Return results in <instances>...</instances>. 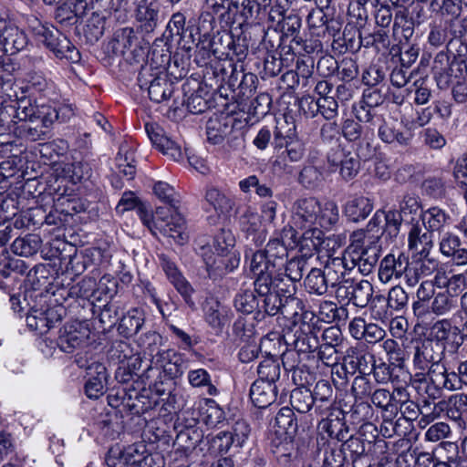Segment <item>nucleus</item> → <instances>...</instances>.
I'll use <instances>...</instances> for the list:
<instances>
[{
  "label": "nucleus",
  "mask_w": 467,
  "mask_h": 467,
  "mask_svg": "<svg viewBox=\"0 0 467 467\" xmlns=\"http://www.w3.org/2000/svg\"><path fill=\"white\" fill-rule=\"evenodd\" d=\"M290 401L293 410H296L300 413H306L312 408L314 399L309 389L297 388L292 390Z\"/></svg>",
  "instance_id": "nucleus-48"
},
{
  "label": "nucleus",
  "mask_w": 467,
  "mask_h": 467,
  "mask_svg": "<svg viewBox=\"0 0 467 467\" xmlns=\"http://www.w3.org/2000/svg\"><path fill=\"white\" fill-rule=\"evenodd\" d=\"M374 208L373 202L365 196H355L348 200L344 206V213L351 222L358 223L365 220Z\"/></svg>",
  "instance_id": "nucleus-33"
},
{
  "label": "nucleus",
  "mask_w": 467,
  "mask_h": 467,
  "mask_svg": "<svg viewBox=\"0 0 467 467\" xmlns=\"http://www.w3.org/2000/svg\"><path fill=\"white\" fill-rule=\"evenodd\" d=\"M261 6L256 0H230L227 13L239 14L244 21L255 19Z\"/></svg>",
  "instance_id": "nucleus-43"
},
{
  "label": "nucleus",
  "mask_w": 467,
  "mask_h": 467,
  "mask_svg": "<svg viewBox=\"0 0 467 467\" xmlns=\"http://www.w3.org/2000/svg\"><path fill=\"white\" fill-rule=\"evenodd\" d=\"M11 109L15 112L14 117L18 121H33L39 113L38 109L26 98L17 100L16 105L11 107Z\"/></svg>",
  "instance_id": "nucleus-52"
},
{
  "label": "nucleus",
  "mask_w": 467,
  "mask_h": 467,
  "mask_svg": "<svg viewBox=\"0 0 467 467\" xmlns=\"http://www.w3.org/2000/svg\"><path fill=\"white\" fill-rule=\"evenodd\" d=\"M276 287L274 284H267L266 289L267 291H261L258 287H254V291L258 294L260 297H262V304H260V307L258 309V315L261 313L267 314L268 316H275L278 313L285 314L286 305L291 303L298 304L299 301L291 297V295L285 296V303L283 302V298L280 296L277 291H274Z\"/></svg>",
  "instance_id": "nucleus-20"
},
{
  "label": "nucleus",
  "mask_w": 467,
  "mask_h": 467,
  "mask_svg": "<svg viewBox=\"0 0 467 467\" xmlns=\"http://www.w3.org/2000/svg\"><path fill=\"white\" fill-rule=\"evenodd\" d=\"M195 51V58L197 64L206 65L212 55H217L218 49L215 47V43L213 37L198 36Z\"/></svg>",
  "instance_id": "nucleus-49"
},
{
  "label": "nucleus",
  "mask_w": 467,
  "mask_h": 467,
  "mask_svg": "<svg viewBox=\"0 0 467 467\" xmlns=\"http://www.w3.org/2000/svg\"><path fill=\"white\" fill-rule=\"evenodd\" d=\"M304 284L306 291L317 296L326 294L329 286L324 271L319 268H312L306 276Z\"/></svg>",
  "instance_id": "nucleus-44"
},
{
  "label": "nucleus",
  "mask_w": 467,
  "mask_h": 467,
  "mask_svg": "<svg viewBox=\"0 0 467 467\" xmlns=\"http://www.w3.org/2000/svg\"><path fill=\"white\" fill-rule=\"evenodd\" d=\"M250 426L244 420L234 422L231 430L222 431L210 440V450L215 454H226L232 447L241 448L248 439Z\"/></svg>",
  "instance_id": "nucleus-9"
},
{
  "label": "nucleus",
  "mask_w": 467,
  "mask_h": 467,
  "mask_svg": "<svg viewBox=\"0 0 467 467\" xmlns=\"http://www.w3.org/2000/svg\"><path fill=\"white\" fill-rule=\"evenodd\" d=\"M457 307V300L449 291H440L436 293L431 303L428 305V320L432 315L446 316Z\"/></svg>",
  "instance_id": "nucleus-37"
},
{
  "label": "nucleus",
  "mask_w": 467,
  "mask_h": 467,
  "mask_svg": "<svg viewBox=\"0 0 467 467\" xmlns=\"http://www.w3.org/2000/svg\"><path fill=\"white\" fill-rule=\"evenodd\" d=\"M367 375L368 374H361L357 376L352 382L351 393L356 400H363L372 393V383Z\"/></svg>",
  "instance_id": "nucleus-60"
},
{
  "label": "nucleus",
  "mask_w": 467,
  "mask_h": 467,
  "mask_svg": "<svg viewBox=\"0 0 467 467\" xmlns=\"http://www.w3.org/2000/svg\"><path fill=\"white\" fill-rule=\"evenodd\" d=\"M431 335L434 342L442 346L443 361L448 365H453L459 359L460 349L464 342L461 328L452 325L451 319L442 318L432 325Z\"/></svg>",
  "instance_id": "nucleus-7"
},
{
  "label": "nucleus",
  "mask_w": 467,
  "mask_h": 467,
  "mask_svg": "<svg viewBox=\"0 0 467 467\" xmlns=\"http://www.w3.org/2000/svg\"><path fill=\"white\" fill-rule=\"evenodd\" d=\"M34 34L38 42L44 44L57 57L65 58L72 63L80 60L78 50L70 40L55 27H47L41 24L34 27Z\"/></svg>",
  "instance_id": "nucleus-8"
},
{
  "label": "nucleus",
  "mask_w": 467,
  "mask_h": 467,
  "mask_svg": "<svg viewBox=\"0 0 467 467\" xmlns=\"http://www.w3.org/2000/svg\"><path fill=\"white\" fill-rule=\"evenodd\" d=\"M373 293V285L368 280L346 281L337 288L336 296L340 302L363 308L372 300Z\"/></svg>",
  "instance_id": "nucleus-13"
},
{
  "label": "nucleus",
  "mask_w": 467,
  "mask_h": 467,
  "mask_svg": "<svg viewBox=\"0 0 467 467\" xmlns=\"http://www.w3.org/2000/svg\"><path fill=\"white\" fill-rule=\"evenodd\" d=\"M378 124V135L383 142L389 144L397 143L399 145L409 144L410 136L396 129V123L393 120H386L380 117Z\"/></svg>",
  "instance_id": "nucleus-36"
},
{
  "label": "nucleus",
  "mask_w": 467,
  "mask_h": 467,
  "mask_svg": "<svg viewBox=\"0 0 467 467\" xmlns=\"http://www.w3.org/2000/svg\"><path fill=\"white\" fill-rule=\"evenodd\" d=\"M367 445H370V441H367L359 436H350L341 449L344 452L346 450L348 451L351 453L353 463H356L358 459L366 454Z\"/></svg>",
  "instance_id": "nucleus-57"
},
{
  "label": "nucleus",
  "mask_w": 467,
  "mask_h": 467,
  "mask_svg": "<svg viewBox=\"0 0 467 467\" xmlns=\"http://www.w3.org/2000/svg\"><path fill=\"white\" fill-rule=\"evenodd\" d=\"M134 17L138 28L144 34H151L165 20L162 0H140L136 3Z\"/></svg>",
  "instance_id": "nucleus-10"
},
{
  "label": "nucleus",
  "mask_w": 467,
  "mask_h": 467,
  "mask_svg": "<svg viewBox=\"0 0 467 467\" xmlns=\"http://www.w3.org/2000/svg\"><path fill=\"white\" fill-rule=\"evenodd\" d=\"M462 350H460L459 359L451 366L445 368V373L437 371L435 373V392H430V396L437 398L441 390H458L462 385H467V359L462 360Z\"/></svg>",
  "instance_id": "nucleus-11"
},
{
  "label": "nucleus",
  "mask_w": 467,
  "mask_h": 467,
  "mask_svg": "<svg viewBox=\"0 0 467 467\" xmlns=\"http://www.w3.org/2000/svg\"><path fill=\"white\" fill-rule=\"evenodd\" d=\"M150 100L161 103L169 99L173 93L172 83L166 76H157L150 80L148 87Z\"/></svg>",
  "instance_id": "nucleus-40"
},
{
  "label": "nucleus",
  "mask_w": 467,
  "mask_h": 467,
  "mask_svg": "<svg viewBox=\"0 0 467 467\" xmlns=\"http://www.w3.org/2000/svg\"><path fill=\"white\" fill-rule=\"evenodd\" d=\"M229 130V126L218 119H210L207 122V139L213 144H220L223 142Z\"/></svg>",
  "instance_id": "nucleus-55"
},
{
  "label": "nucleus",
  "mask_w": 467,
  "mask_h": 467,
  "mask_svg": "<svg viewBox=\"0 0 467 467\" xmlns=\"http://www.w3.org/2000/svg\"><path fill=\"white\" fill-rule=\"evenodd\" d=\"M338 220L339 210L334 201L320 202L315 197H301L293 202L289 227L283 234L304 255H313L324 243L323 229H332Z\"/></svg>",
  "instance_id": "nucleus-1"
},
{
  "label": "nucleus",
  "mask_w": 467,
  "mask_h": 467,
  "mask_svg": "<svg viewBox=\"0 0 467 467\" xmlns=\"http://www.w3.org/2000/svg\"><path fill=\"white\" fill-rule=\"evenodd\" d=\"M420 219L423 226L429 232H441L449 224L450 215L438 206H432L421 211Z\"/></svg>",
  "instance_id": "nucleus-35"
},
{
  "label": "nucleus",
  "mask_w": 467,
  "mask_h": 467,
  "mask_svg": "<svg viewBox=\"0 0 467 467\" xmlns=\"http://www.w3.org/2000/svg\"><path fill=\"white\" fill-rule=\"evenodd\" d=\"M353 112L358 122L370 123L375 125L380 120V117L376 115L374 109L365 99L360 100L358 103L353 105Z\"/></svg>",
  "instance_id": "nucleus-56"
},
{
  "label": "nucleus",
  "mask_w": 467,
  "mask_h": 467,
  "mask_svg": "<svg viewBox=\"0 0 467 467\" xmlns=\"http://www.w3.org/2000/svg\"><path fill=\"white\" fill-rule=\"evenodd\" d=\"M205 319L215 329H221L228 320L223 307L219 304L211 306L206 309Z\"/></svg>",
  "instance_id": "nucleus-63"
},
{
  "label": "nucleus",
  "mask_w": 467,
  "mask_h": 467,
  "mask_svg": "<svg viewBox=\"0 0 467 467\" xmlns=\"http://www.w3.org/2000/svg\"><path fill=\"white\" fill-rule=\"evenodd\" d=\"M436 295L433 284L431 281H423L416 292L417 299L412 304L413 313L422 322L428 321V305Z\"/></svg>",
  "instance_id": "nucleus-31"
},
{
  "label": "nucleus",
  "mask_w": 467,
  "mask_h": 467,
  "mask_svg": "<svg viewBox=\"0 0 467 467\" xmlns=\"http://www.w3.org/2000/svg\"><path fill=\"white\" fill-rule=\"evenodd\" d=\"M413 270L416 275L427 277L437 271L439 261L430 254H413Z\"/></svg>",
  "instance_id": "nucleus-51"
},
{
  "label": "nucleus",
  "mask_w": 467,
  "mask_h": 467,
  "mask_svg": "<svg viewBox=\"0 0 467 467\" xmlns=\"http://www.w3.org/2000/svg\"><path fill=\"white\" fill-rule=\"evenodd\" d=\"M110 358L127 368L130 370H136L141 367V358L140 354L134 350L132 346L126 341H115L109 351Z\"/></svg>",
  "instance_id": "nucleus-24"
},
{
  "label": "nucleus",
  "mask_w": 467,
  "mask_h": 467,
  "mask_svg": "<svg viewBox=\"0 0 467 467\" xmlns=\"http://www.w3.org/2000/svg\"><path fill=\"white\" fill-rule=\"evenodd\" d=\"M322 428L327 432L330 438L343 441L348 434V428L338 418L327 419L322 422Z\"/></svg>",
  "instance_id": "nucleus-62"
},
{
  "label": "nucleus",
  "mask_w": 467,
  "mask_h": 467,
  "mask_svg": "<svg viewBox=\"0 0 467 467\" xmlns=\"http://www.w3.org/2000/svg\"><path fill=\"white\" fill-rule=\"evenodd\" d=\"M145 130L152 144L164 155L168 156L172 161H179L182 158V152L181 147L167 137L160 126L146 123Z\"/></svg>",
  "instance_id": "nucleus-23"
},
{
  "label": "nucleus",
  "mask_w": 467,
  "mask_h": 467,
  "mask_svg": "<svg viewBox=\"0 0 467 467\" xmlns=\"http://www.w3.org/2000/svg\"><path fill=\"white\" fill-rule=\"evenodd\" d=\"M387 301L390 310L400 311L408 305L409 296L401 286L396 285L389 291Z\"/></svg>",
  "instance_id": "nucleus-61"
},
{
  "label": "nucleus",
  "mask_w": 467,
  "mask_h": 467,
  "mask_svg": "<svg viewBox=\"0 0 467 467\" xmlns=\"http://www.w3.org/2000/svg\"><path fill=\"white\" fill-rule=\"evenodd\" d=\"M137 213L152 234L157 235L160 233L172 238L179 244H183L188 241L185 220L181 213H170V209L163 207H158L155 214L144 207H139Z\"/></svg>",
  "instance_id": "nucleus-5"
},
{
  "label": "nucleus",
  "mask_w": 467,
  "mask_h": 467,
  "mask_svg": "<svg viewBox=\"0 0 467 467\" xmlns=\"http://www.w3.org/2000/svg\"><path fill=\"white\" fill-rule=\"evenodd\" d=\"M349 266L345 254L342 257L331 258L326 265L325 270H323L328 285L332 287H339L344 282L348 281L345 277L347 273L352 270Z\"/></svg>",
  "instance_id": "nucleus-30"
},
{
  "label": "nucleus",
  "mask_w": 467,
  "mask_h": 467,
  "mask_svg": "<svg viewBox=\"0 0 467 467\" xmlns=\"http://www.w3.org/2000/svg\"><path fill=\"white\" fill-rule=\"evenodd\" d=\"M292 344L296 352L310 353L317 349L319 346V338L315 329L307 323L302 324L294 334Z\"/></svg>",
  "instance_id": "nucleus-29"
},
{
  "label": "nucleus",
  "mask_w": 467,
  "mask_h": 467,
  "mask_svg": "<svg viewBox=\"0 0 467 467\" xmlns=\"http://www.w3.org/2000/svg\"><path fill=\"white\" fill-rule=\"evenodd\" d=\"M259 379L269 383L275 384L281 374L280 363L275 356L267 355L257 367Z\"/></svg>",
  "instance_id": "nucleus-41"
},
{
  "label": "nucleus",
  "mask_w": 467,
  "mask_h": 467,
  "mask_svg": "<svg viewBox=\"0 0 467 467\" xmlns=\"http://www.w3.org/2000/svg\"><path fill=\"white\" fill-rule=\"evenodd\" d=\"M90 330L88 325L74 321L66 324L59 330L57 345L65 353H73L88 343Z\"/></svg>",
  "instance_id": "nucleus-15"
},
{
  "label": "nucleus",
  "mask_w": 467,
  "mask_h": 467,
  "mask_svg": "<svg viewBox=\"0 0 467 467\" xmlns=\"http://www.w3.org/2000/svg\"><path fill=\"white\" fill-rule=\"evenodd\" d=\"M41 243L42 240L39 235L27 234L24 237L16 238L11 245V249L16 254L29 257L37 253Z\"/></svg>",
  "instance_id": "nucleus-42"
},
{
  "label": "nucleus",
  "mask_w": 467,
  "mask_h": 467,
  "mask_svg": "<svg viewBox=\"0 0 467 467\" xmlns=\"http://www.w3.org/2000/svg\"><path fill=\"white\" fill-rule=\"evenodd\" d=\"M330 166L339 168V173L345 181L353 179L359 171V159L356 153L337 147L327 154Z\"/></svg>",
  "instance_id": "nucleus-19"
},
{
  "label": "nucleus",
  "mask_w": 467,
  "mask_h": 467,
  "mask_svg": "<svg viewBox=\"0 0 467 467\" xmlns=\"http://www.w3.org/2000/svg\"><path fill=\"white\" fill-rule=\"evenodd\" d=\"M234 306L237 311L244 314H251L254 311L258 312L260 307L259 300L254 292L249 289L241 290L234 297Z\"/></svg>",
  "instance_id": "nucleus-46"
},
{
  "label": "nucleus",
  "mask_w": 467,
  "mask_h": 467,
  "mask_svg": "<svg viewBox=\"0 0 467 467\" xmlns=\"http://www.w3.org/2000/svg\"><path fill=\"white\" fill-rule=\"evenodd\" d=\"M189 383L194 388H201L206 386L207 392L211 396L217 394V389L212 384L211 376L203 368H197L190 370L188 373Z\"/></svg>",
  "instance_id": "nucleus-53"
},
{
  "label": "nucleus",
  "mask_w": 467,
  "mask_h": 467,
  "mask_svg": "<svg viewBox=\"0 0 467 467\" xmlns=\"http://www.w3.org/2000/svg\"><path fill=\"white\" fill-rule=\"evenodd\" d=\"M343 411L355 424H359L372 416L371 406L368 402L364 401L358 402V400H356V403L351 406L348 411L345 410H343Z\"/></svg>",
  "instance_id": "nucleus-58"
},
{
  "label": "nucleus",
  "mask_w": 467,
  "mask_h": 467,
  "mask_svg": "<svg viewBox=\"0 0 467 467\" xmlns=\"http://www.w3.org/2000/svg\"><path fill=\"white\" fill-rule=\"evenodd\" d=\"M304 103L308 104V110L311 116H315L317 112H319L327 120H331L337 116L338 102L334 95L327 98H318L317 100L308 97L302 101V107H304Z\"/></svg>",
  "instance_id": "nucleus-34"
},
{
  "label": "nucleus",
  "mask_w": 467,
  "mask_h": 467,
  "mask_svg": "<svg viewBox=\"0 0 467 467\" xmlns=\"http://www.w3.org/2000/svg\"><path fill=\"white\" fill-rule=\"evenodd\" d=\"M274 156L272 166L275 171L291 172V163L300 161L306 146L296 134L294 121H277L274 137Z\"/></svg>",
  "instance_id": "nucleus-3"
},
{
  "label": "nucleus",
  "mask_w": 467,
  "mask_h": 467,
  "mask_svg": "<svg viewBox=\"0 0 467 467\" xmlns=\"http://www.w3.org/2000/svg\"><path fill=\"white\" fill-rule=\"evenodd\" d=\"M205 200L218 213L226 214L233 208V201L216 188L206 191Z\"/></svg>",
  "instance_id": "nucleus-47"
},
{
  "label": "nucleus",
  "mask_w": 467,
  "mask_h": 467,
  "mask_svg": "<svg viewBox=\"0 0 467 467\" xmlns=\"http://www.w3.org/2000/svg\"><path fill=\"white\" fill-rule=\"evenodd\" d=\"M408 246L413 254H430L433 247L432 233L419 223H412L408 232Z\"/></svg>",
  "instance_id": "nucleus-25"
},
{
  "label": "nucleus",
  "mask_w": 467,
  "mask_h": 467,
  "mask_svg": "<svg viewBox=\"0 0 467 467\" xmlns=\"http://www.w3.org/2000/svg\"><path fill=\"white\" fill-rule=\"evenodd\" d=\"M144 320L145 315L143 311L139 308H132L120 319L119 331L126 337H132L140 330Z\"/></svg>",
  "instance_id": "nucleus-38"
},
{
  "label": "nucleus",
  "mask_w": 467,
  "mask_h": 467,
  "mask_svg": "<svg viewBox=\"0 0 467 467\" xmlns=\"http://www.w3.org/2000/svg\"><path fill=\"white\" fill-rule=\"evenodd\" d=\"M323 181L321 171L316 166H306L299 174V182L306 188L313 189L318 186Z\"/></svg>",
  "instance_id": "nucleus-59"
},
{
  "label": "nucleus",
  "mask_w": 467,
  "mask_h": 467,
  "mask_svg": "<svg viewBox=\"0 0 467 467\" xmlns=\"http://www.w3.org/2000/svg\"><path fill=\"white\" fill-rule=\"evenodd\" d=\"M405 397L404 388H396L392 392L387 389H377L371 393L370 400L374 406L381 410L383 417L391 421L399 412L398 400Z\"/></svg>",
  "instance_id": "nucleus-18"
},
{
  "label": "nucleus",
  "mask_w": 467,
  "mask_h": 467,
  "mask_svg": "<svg viewBox=\"0 0 467 467\" xmlns=\"http://www.w3.org/2000/svg\"><path fill=\"white\" fill-rule=\"evenodd\" d=\"M151 363L162 368L169 379H175L183 373V362L180 355L171 350L158 351Z\"/></svg>",
  "instance_id": "nucleus-26"
},
{
  "label": "nucleus",
  "mask_w": 467,
  "mask_h": 467,
  "mask_svg": "<svg viewBox=\"0 0 467 467\" xmlns=\"http://www.w3.org/2000/svg\"><path fill=\"white\" fill-rule=\"evenodd\" d=\"M438 248L441 256L456 267L467 265V244L461 237L451 232H445L439 236Z\"/></svg>",
  "instance_id": "nucleus-14"
},
{
  "label": "nucleus",
  "mask_w": 467,
  "mask_h": 467,
  "mask_svg": "<svg viewBox=\"0 0 467 467\" xmlns=\"http://www.w3.org/2000/svg\"><path fill=\"white\" fill-rule=\"evenodd\" d=\"M343 360L348 374L354 375L358 371L360 374H368L371 371L370 366L374 362V356L351 347L347 349Z\"/></svg>",
  "instance_id": "nucleus-27"
},
{
  "label": "nucleus",
  "mask_w": 467,
  "mask_h": 467,
  "mask_svg": "<svg viewBox=\"0 0 467 467\" xmlns=\"http://www.w3.org/2000/svg\"><path fill=\"white\" fill-rule=\"evenodd\" d=\"M364 238L365 235L362 232H353L345 255L348 257L351 269L357 267L359 273L368 275L378 263L380 244H370L364 241Z\"/></svg>",
  "instance_id": "nucleus-6"
},
{
  "label": "nucleus",
  "mask_w": 467,
  "mask_h": 467,
  "mask_svg": "<svg viewBox=\"0 0 467 467\" xmlns=\"http://www.w3.org/2000/svg\"><path fill=\"white\" fill-rule=\"evenodd\" d=\"M345 452L341 448L327 446L324 451L322 467H343Z\"/></svg>",
  "instance_id": "nucleus-64"
},
{
  "label": "nucleus",
  "mask_w": 467,
  "mask_h": 467,
  "mask_svg": "<svg viewBox=\"0 0 467 467\" xmlns=\"http://www.w3.org/2000/svg\"><path fill=\"white\" fill-rule=\"evenodd\" d=\"M384 218V211L378 210L372 218L368 221L367 227L365 230L360 229L357 232H362L365 235V240L368 244H379L380 237L383 234L382 230V223Z\"/></svg>",
  "instance_id": "nucleus-45"
},
{
  "label": "nucleus",
  "mask_w": 467,
  "mask_h": 467,
  "mask_svg": "<svg viewBox=\"0 0 467 467\" xmlns=\"http://www.w3.org/2000/svg\"><path fill=\"white\" fill-rule=\"evenodd\" d=\"M159 265L164 272L169 282L173 285L176 291L182 296L185 303L194 307L192 295L194 289L190 282L185 278L174 261L164 254H159Z\"/></svg>",
  "instance_id": "nucleus-17"
},
{
  "label": "nucleus",
  "mask_w": 467,
  "mask_h": 467,
  "mask_svg": "<svg viewBox=\"0 0 467 467\" xmlns=\"http://www.w3.org/2000/svg\"><path fill=\"white\" fill-rule=\"evenodd\" d=\"M311 255H304L301 253L300 257H295L289 261L285 258L283 270L276 273L279 278L275 280L274 285L277 290L291 295L295 292V283L301 280L303 273L306 267V258Z\"/></svg>",
  "instance_id": "nucleus-16"
},
{
  "label": "nucleus",
  "mask_w": 467,
  "mask_h": 467,
  "mask_svg": "<svg viewBox=\"0 0 467 467\" xmlns=\"http://www.w3.org/2000/svg\"><path fill=\"white\" fill-rule=\"evenodd\" d=\"M409 265V258L403 253H390L379 264V278L384 284L399 279L407 272Z\"/></svg>",
  "instance_id": "nucleus-21"
},
{
  "label": "nucleus",
  "mask_w": 467,
  "mask_h": 467,
  "mask_svg": "<svg viewBox=\"0 0 467 467\" xmlns=\"http://www.w3.org/2000/svg\"><path fill=\"white\" fill-rule=\"evenodd\" d=\"M275 423L279 430L285 434L294 433L296 431L297 422L293 409L289 407L281 408L276 414Z\"/></svg>",
  "instance_id": "nucleus-54"
},
{
  "label": "nucleus",
  "mask_w": 467,
  "mask_h": 467,
  "mask_svg": "<svg viewBox=\"0 0 467 467\" xmlns=\"http://www.w3.org/2000/svg\"><path fill=\"white\" fill-rule=\"evenodd\" d=\"M287 257V249L284 243L278 239H271L264 249L254 251L246 248L244 252V264L249 271L256 276L254 285L261 291H266L267 284H275L278 279V270H283L285 258Z\"/></svg>",
  "instance_id": "nucleus-2"
},
{
  "label": "nucleus",
  "mask_w": 467,
  "mask_h": 467,
  "mask_svg": "<svg viewBox=\"0 0 467 467\" xmlns=\"http://www.w3.org/2000/svg\"><path fill=\"white\" fill-rule=\"evenodd\" d=\"M89 10L88 0H67L57 9V18L69 21L72 18H82Z\"/></svg>",
  "instance_id": "nucleus-39"
},
{
  "label": "nucleus",
  "mask_w": 467,
  "mask_h": 467,
  "mask_svg": "<svg viewBox=\"0 0 467 467\" xmlns=\"http://www.w3.org/2000/svg\"><path fill=\"white\" fill-rule=\"evenodd\" d=\"M87 375L85 393L89 399L97 400L106 391L107 368L100 362H92L87 367Z\"/></svg>",
  "instance_id": "nucleus-22"
},
{
  "label": "nucleus",
  "mask_w": 467,
  "mask_h": 467,
  "mask_svg": "<svg viewBox=\"0 0 467 467\" xmlns=\"http://www.w3.org/2000/svg\"><path fill=\"white\" fill-rule=\"evenodd\" d=\"M0 44L5 52L15 54L24 49L27 44V38L22 30L9 22L0 36Z\"/></svg>",
  "instance_id": "nucleus-32"
},
{
  "label": "nucleus",
  "mask_w": 467,
  "mask_h": 467,
  "mask_svg": "<svg viewBox=\"0 0 467 467\" xmlns=\"http://www.w3.org/2000/svg\"><path fill=\"white\" fill-rule=\"evenodd\" d=\"M443 355L442 346L430 338L417 341L414 346L413 366L420 370L415 374V378L431 385L426 390L429 395L430 392H435V373H445V368L449 366L443 361Z\"/></svg>",
  "instance_id": "nucleus-4"
},
{
  "label": "nucleus",
  "mask_w": 467,
  "mask_h": 467,
  "mask_svg": "<svg viewBox=\"0 0 467 467\" xmlns=\"http://www.w3.org/2000/svg\"><path fill=\"white\" fill-rule=\"evenodd\" d=\"M250 399L258 409L269 407L276 399L277 387L275 384L264 380H255L250 388Z\"/></svg>",
  "instance_id": "nucleus-28"
},
{
  "label": "nucleus",
  "mask_w": 467,
  "mask_h": 467,
  "mask_svg": "<svg viewBox=\"0 0 467 467\" xmlns=\"http://www.w3.org/2000/svg\"><path fill=\"white\" fill-rule=\"evenodd\" d=\"M200 254L203 258L209 276L213 279L233 272L240 264V255L235 253H216L210 247L202 246Z\"/></svg>",
  "instance_id": "nucleus-12"
},
{
  "label": "nucleus",
  "mask_w": 467,
  "mask_h": 467,
  "mask_svg": "<svg viewBox=\"0 0 467 467\" xmlns=\"http://www.w3.org/2000/svg\"><path fill=\"white\" fill-rule=\"evenodd\" d=\"M156 196L162 202L168 203L173 211L170 210V213H178V204L180 202L179 196L174 188L164 182H158L153 188Z\"/></svg>",
  "instance_id": "nucleus-50"
}]
</instances>
